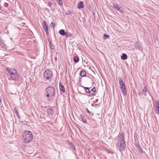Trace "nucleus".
<instances>
[{"label":"nucleus","mask_w":159,"mask_h":159,"mask_svg":"<svg viewBox=\"0 0 159 159\" xmlns=\"http://www.w3.org/2000/svg\"><path fill=\"white\" fill-rule=\"evenodd\" d=\"M117 146L120 152L123 151L125 149L126 144L124 141V134L123 133H120L118 135Z\"/></svg>","instance_id":"1"},{"label":"nucleus","mask_w":159,"mask_h":159,"mask_svg":"<svg viewBox=\"0 0 159 159\" xmlns=\"http://www.w3.org/2000/svg\"><path fill=\"white\" fill-rule=\"evenodd\" d=\"M6 69L10 75L12 80L16 81L18 80L19 77V75L15 69L7 68Z\"/></svg>","instance_id":"2"},{"label":"nucleus","mask_w":159,"mask_h":159,"mask_svg":"<svg viewBox=\"0 0 159 159\" xmlns=\"http://www.w3.org/2000/svg\"><path fill=\"white\" fill-rule=\"evenodd\" d=\"M46 93L45 95L47 100H50L49 98L53 99L55 97V89L52 86H49L46 89Z\"/></svg>","instance_id":"3"},{"label":"nucleus","mask_w":159,"mask_h":159,"mask_svg":"<svg viewBox=\"0 0 159 159\" xmlns=\"http://www.w3.org/2000/svg\"><path fill=\"white\" fill-rule=\"evenodd\" d=\"M33 136L32 133L30 131H26L23 134V138L25 143H28L31 141Z\"/></svg>","instance_id":"4"},{"label":"nucleus","mask_w":159,"mask_h":159,"mask_svg":"<svg viewBox=\"0 0 159 159\" xmlns=\"http://www.w3.org/2000/svg\"><path fill=\"white\" fill-rule=\"evenodd\" d=\"M53 75L52 72L49 70H47L44 72L43 74V80L47 82L50 81Z\"/></svg>","instance_id":"5"},{"label":"nucleus","mask_w":159,"mask_h":159,"mask_svg":"<svg viewBox=\"0 0 159 159\" xmlns=\"http://www.w3.org/2000/svg\"><path fill=\"white\" fill-rule=\"evenodd\" d=\"M43 29L46 34L48 35L49 34V32L48 29V25H47L46 22L45 20L43 21Z\"/></svg>","instance_id":"6"},{"label":"nucleus","mask_w":159,"mask_h":159,"mask_svg":"<svg viewBox=\"0 0 159 159\" xmlns=\"http://www.w3.org/2000/svg\"><path fill=\"white\" fill-rule=\"evenodd\" d=\"M113 6L115 8L117 9L120 12H122V8L119 5H118L117 4L115 3L113 4Z\"/></svg>","instance_id":"7"},{"label":"nucleus","mask_w":159,"mask_h":159,"mask_svg":"<svg viewBox=\"0 0 159 159\" xmlns=\"http://www.w3.org/2000/svg\"><path fill=\"white\" fill-rule=\"evenodd\" d=\"M156 107V112L157 114L159 115V102L158 101L157 102Z\"/></svg>","instance_id":"8"},{"label":"nucleus","mask_w":159,"mask_h":159,"mask_svg":"<svg viewBox=\"0 0 159 159\" xmlns=\"http://www.w3.org/2000/svg\"><path fill=\"white\" fill-rule=\"evenodd\" d=\"M47 112L48 115H52L53 113V110L51 108H48L47 109Z\"/></svg>","instance_id":"9"},{"label":"nucleus","mask_w":159,"mask_h":159,"mask_svg":"<svg viewBox=\"0 0 159 159\" xmlns=\"http://www.w3.org/2000/svg\"><path fill=\"white\" fill-rule=\"evenodd\" d=\"M120 90L121 91L122 93L124 95H125L126 94V89L125 88V87H120Z\"/></svg>","instance_id":"10"},{"label":"nucleus","mask_w":159,"mask_h":159,"mask_svg":"<svg viewBox=\"0 0 159 159\" xmlns=\"http://www.w3.org/2000/svg\"><path fill=\"white\" fill-rule=\"evenodd\" d=\"M59 88L61 91L62 92H65V88L63 85L60 82L59 83Z\"/></svg>","instance_id":"11"},{"label":"nucleus","mask_w":159,"mask_h":159,"mask_svg":"<svg viewBox=\"0 0 159 159\" xmlns=\"http://www.w3.org/2000/svg\"><path fill=\"white\" fill-rule=\"evenodd\" d=\"M84 7L83 3L82 2H80L78 3L77 7L79 9L83 8Z\"/></svg>","instance_id":"12"},{"label":"nucleus","mask_w":159,"mask_h":159,"mask_svg":"<svg viewBox=\"0 0 159 159\" xmlns=\"http://www.w3.org/2000/svg\"><path fill=\"white\" fill-rule=\"evenodd\" d=\"M119 82L120 85V87H125V85L124 84L123 82L121 79H119Z\"/></svg>","instance_id":"13"},{"label":"nucleus","mask_w":159,"mask_h":159,"mask_svg":"<svg viewBox=\"0 0 159 159\" xmlns=\"http://www.w3.org/2000/svg\"><path fill=\"white\" fill-rule=\"evenodd\" d=\"M80 76L82 77H85L86 75V74L85 71L84 70L81 71L80 73Z\"/></svg>","instance_id":"14"},{"label":"nucleus","mask_w":159,"mask_h":159,"mask_svg":"<svg viewBox=\"0 0 159 159\" xmlns=\"http://www.w3.org/2000/svg\"><path fill=\"white\" fill-rule=\"evenodd\" d=\"M127 55L125 53H123L121 57V58L123 60H125L127 59Z\"/></svg>","instance_id":"15"},{"label":"nucleus","mask_w":159,"mask_h":159,"mask_svg":"<svg viewBox=\"0 0 159 159\" xmlns=\"http://www.w3.org/2000/svg\"><path fill=\"white\" fill-rule=\"evenodd\" d=\"M48 41L49 43L50 47L52 49H53L54 48V45L52 43V42L51 41L50 39L48 40Z\"/></svg>","instance_id":"16"},{"label":"nucleus","mask_w":159,"mask_h":159,"mask_svg":"<svg viewBox=\"0 0 159 159\" xmlns=\"http://www.w3.org/2000/svg\"><path fill=\"white\" fill-rule=\"evenodd\" d=\"M59 33L61 35L64 36L66 34V32H65L64 30H61L59 31Z\"/></svg>","instance_id":"17"},{"label":"nucleus","mask_w":159,"mask_h":159,"mask_svg":"<svg viewBox=\"0 0 159 159\" xmlns=\"http://www.w3.org/2000/svg\"><path fill=\"white\" fill-rule=\"evenodd\" d=\"M147 90L146 86H145L144 88L143 89L142 91L143 92V94L145 96H146V91Z\"/></svg>","instance_id":"18"},{"label":"nucleus","mask_w":159,"mask_h":159,"mask_svg":"<svg viewBox=\"0 0 159 159\" xmlns=\"http://www.w3.org/2000/svg\"><path fill=\"white\" fill-rule=\"evenodd\" d=\"M73 60H74V61L75 63L78 62L79 60V58L76 56H75L74 57Z\"/></svg>","instance_id":"19"},{"label":"nucleus","mask_w":159,"mask_h":159,"mask_svg":"<svg viewBox=\"0 0 159 159\" xmlns=\"http://www.w3.org/2000/svg\"><path fill=\"white\" fill-rule=\"evenodd\" d=\"M137 149L141 153H143V152L140 146H139V147H138L137 148Z\"/></svg>","instance_id":"20"},{"label":"nucleus","mask_w":159,"mask_h":159,"mask_svg":"<svg viewBox=\"0 0 159 159\" xmlns=\"http://www.w3.org/2000/svg\"><path fill=\"white\" fill-rule=\"evenodd\" d=\"M84 89L85 90L86 92L88 93H89L90 91L89 89V88L88 87H84Z\"/></svg>","instance_id":"21"},{"label":"nucleus","mask_w":159,"mask_h":159,"mask_svg":"<svg viewBox=\"0 0 159 159\" xmlns=\"http://www.w3.org/2000/svg\"><path fill=\"white\" fill-rule=\"evenodd\" d=\"M65 35H66V37H70L72 36V34H71L69 33L68 32H66V34Z\"/></svg>","instance_id":"22"},{"label":"nucleus","mask_w":159,"mask_h":159,"mask_svg":"<svg viewBox=\"0 0 159 159\" xmlns=\"http://www.w3.org/2000/svg\"><path fill=\"white\" fill-rule=\"evenodd\" d=\"M57 3L60 5L61 6L62 5V0H57Z\"/></svg>","instance_id":"23"},{"label":"nucleus","mask_w":159,"mask_h":159,"mask_svg":"<svg viewBox=\"0 0 159 159\" xmlns=\"http://www.w3.org/2000/svg\"><path fill=\"white\" fill-rule=\"evenodd\" d=\"M135 48H136L137 49H138L139 50H140V47L139 46V45L138 43L137 42H136V44L135 45Z\"/></svg>","instance_id":"24"},{"label":"nucleus","mask_w":159,"mask_h":159,"mask_svg":"<svg viewBox=\"0 0 159 159\" xmlns=\"http://www.w3.org/2000/svg\"><path fill=\"white\" fill-rule=\"evenodd\" d=\"M0 46L3 48H6V45L5 44H4L3 43H2V45Z\"/></svg>","instance_id":"25"},{"label":"nucleus","mask_w":159,"mask_h":159,"mask_svg":"<svg viewBox=\"0 0 159 159\" xmlns=\"http://www.w3.org/2000/svg\"><path fill=\"white\" fill-rule=\"evenodd\" d=\"M109 37V36L105 34L104 35V39H106Z\"/></svg>","instance_id":"26"},{"label":"nucleus","mask_w":159,"mask_h":159,"mask_svg":"<svg viewBox=\"0 0 159 159\" xmlns=\"http://www.w3.org/2000/svg\"><path fill=\"white\" fill-rule=\"evenodd\" d=\"M71 148L73 149L74 150H76V148H75V146L72 143H71Z\"/></svg>","instance_id":"27"},{"label":"nucleus","mask_w":159,"mask_h":159,"mask_svg":"<svg viewBox=\"0 0 159 159\" xmlns=\"http://www.w3.org/2000/svg\"><path fill=\"white\" fill-rule=\"evenodd\" d=\"M91 91L93 92H96L95 87H93V88L91 89Z\"/></svg>","instance_id":"28"},{"label":"nucleus","mask_w":159,"mask_h":159,"mask_svg":"<svg viewBox=\"0 0 159 159\" xmlns=\"http://www.w3.org/2000/svg\"><path fill=\"white\" fill-rule=\"evenodd\" d=\"M15 113L16 114L17 116V117L19 118H20V116H19V114H18V111L17 110H16L15 111Z\"/></svg>","instance_id":"29"},{"label":"nucleus","mask_w":159,"mask_h":159,"mask_svg":"<svg viewBox=\"0 0 159 159\" xmlns=\"http://www.w3.org/2000/svg\"><path fill=\"white\" fill-rule=\"evenodd\" d=\"M55 24L54 22H52L51 23V25H52V26L53 28L54 29L55 25Z\"/></svg>","instance_id":"30"},{"label":"nucleus","mask_w":159,"mask_h":159,"mask_svg":"<svg viewBox=\"0 0 159 159\" xmlns=\"http://www.w3.org/2000/svg\"><path fill=\"white\" fill-rule=\"evenodd\" d=\"M82 120H83V121L84 123H87V121H86V120L85 119V118H83L82 119Z\"/></svg>","instance_id":"31"},{"label":"nucleus","mask_w":159,"mask_h":159,"mask_svg":"<svg viewBox=\"0 0 159 159\" xmlns=\"http://www.w3.org/2000/svg\"><path fill=\"white\" fill-rule=\"evenodd\" d=\"M2 41L1 37H0V45H2Z\"/></svg>","instance_id":"32"},{"label":"nucleus","mask_w":159,"mask_h":159,"mask_svg":"<svg viewBox=\"0 0 159 159\" xmlns=\"http://www.w3.org/2000/svg\"><path fill=\"white\" fill-rule=\"evenodd\" d=\"M86 111H87V112H88V113H89V114H91V112L90 111H89L88 110V108H86Z\"/></svg>","instance_id":"33"},{"label":"nucleus","mask_w":159,"mask_h":159,"mask_svg":"<svg viewBox=\"0 0 159 159\" xmlns=\"http://www.w3.org/2000/svg\"><path fill=\"white\" fill-rule=\"evenodd\" d=\"M140 146L139 145V144H136V148H137L138 147H139V146Z\"/></svg>","instance_id":"34"},{"label":"nucleus","mask_w":159,"mask_h":159,"mask_svg":"<svg viewBox=\"0 0 159 159\" xmlns=\"http://www.w3.org/2000/svg\"><path fill=\"white\" fill-rule=\"evenodd\" d=\"M54 59L55 61H57V57H55V58H54Z\"/></svg>","instance_id":"35"},{"label":"nucleus","mask_w":159,"mask_h":159,"mask_svg":"<svg viewBox=\"0 0 159 159\" xmlns=\"http://www.w3.org/2000/svg\"><path fill=\"white\" fill-rule=\"evenodd\" d=\"M138 94L139 95V96H140L141 95V93L140 92H139L138 93Z\"/></svg>","instance_id":"36"},{"label":"nucleus","mask_w":159,"mask_h":159,"mask_svg":"<svg viewBox=\"0 0 159 159\" xmlns=\"http://www.w3.org/2000/svg\"><path fill=\"white\" fill-rule=\"evenodd\" d=\"M69 12L70 14L71 12L70 11H69Z\"/></svg>","instance_id":"37"},{"label":"nucleus","mask_w":159,"mask_h":159,"mask_svg":"<svg viewBox=\"0 0 159 159\" xmlns=\"http://www.w3.org/2000/svg\"><path fill=\"white\" fill-rule=\"evenodd\" d=\"M92 116H93V114H92Z\"/></svg>","instance_id":"38"}]
</instances>
